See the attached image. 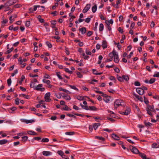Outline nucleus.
I'll use <instances>...</instances> for the list:
<instances>
[{
	"label": "nucleus",
	"instance_id": "nucleus-1",
	"mask_svg": "<svg viewBox=\"0 0 159 159\" xmlns=\"http://www.w3.org/2000/svg\"><path fill=\"white\" fill-rule=\"evenodd\" d=\"M123 103V101L117 99L116 100L114 103V108L116 109L120 105H122V103Z\"/></svg>",
	"mask_w": 159,
	"mask_h": 159
},
{
	"label": "nucleus",
	"instance_id": "nucleus-2",
	"mask_svg": "<svg viewBox=\"0 0 159 159\" xmlns=\"http://www.w3.org/2000/svg\"><path fill=\"white\" fill-rule=\"evenodd\" d=\"M43 86V85L41 84H39L34 89L37 90H40L41 91L43 92L45 90V89L44 88H41Z\"/></svg>",
	"mask_w": 159,
	"mask_h": 159
},
{
	"label": "nucleus",
	"instance_id": "nucleus-3",
	"mask_svg": "<svg viewBox=\"0 0 159 159\" xmlns=\"http://www.w3.org/2000/svg\"><path fill=\"white\" fill-rule=\"evenodd\" d=\"M130 148L131 151L134 153L137 154H138L139 152L138 149L133 146L130 147Z\"/></svg>",
	"mask_w": 159,
	"mask_h": 159
},
{
	"label": "nucleus",
	"instance_id": "nucleus-4",
	"mask_svg": "<svg viewBox=\"0 0 159 159\" xmlns=\"http://www.w3.org/2000/svg\"><path fill=\"white\" fill-rule=\"evenodd\" d=\"M91 7L90 4H87L83 10V12L85 13Z\"/></svg>",
	"mask_w": 159,
	"mask_h": 159
},
{
	"label": "nucleus",
	"instance_id": "nucleus-5",
	"mask_svg": "<svg viewBox=\"0 0 159 159\" xmlns=\"http://www.w3.org/2000/svg\"><path fill=\"white\" fill-rule=\"evenodd\" d=\"M50 96V93L49 92L47 93L45 95L44 98L46 102H50L51 99L49 98Z\"/></svg>",
	"mask_w": 159,
	"mask_h": 159
},
{
	"label": "nucleus",
	"instance_id": "nucleus-6",
	"mask_svg": "<svg viewBox=\"0 0 159 159\" xmlns=\"http://www.w3.org/2000/svg\"><path fill=\"white\" fill-rule=\"evenodd\" d=\"M18 2V0H10L7 2V4L10 6L13 5Z\"/></svg>",
	"mask_w": 159,
	"mask_h": 159
},
{
	"label": "nucleus",
	"instance_id": "nucleus-7",
	"mask_svg": "<svg viewBox=\"0 0 159 159\" xmlns=\"http://www.w3.org/2000/svg\"><path fill=\"white\" fill-rule=\"evenodd\" d=\"M136 91L140 95H142L144 93V91L140 88H137Z\"/></svg>",
	"mask_w": 159,
	"mask_h": 159
},
{
	"label": "nucleus",
	"instance_id": "nucleus-8",
	"mask_svg": "<svg viewBox=\"0 0 159 159\" xmlns=\"http://www.w3.org/2000/svg\"><path fill=\"white\" fill-rule=\"evenodd\" d=\"M22 122H25L27 124L29 123H31L34 122V120H21Z\"/></svg>",
	"mask_w": 159,
	"mask_h": 159
},
{
	"label": "nucleus",
	"instance_id": "nucleus-9",
	"mask_svg": "<svg viewBox=\"0 0 159 159\" xmlns=\"http://www.w3.org/2000/svg\"><path fill=\"white\" fill-rule=\"evenodd\" d=\"M116 53L117 52H116V51L113 50L112 52H111L109 54V56L110 57L112 58L113 57H114Z\"/></svg>",
	"mask_w": 159,
	"mask_h": 159
},
{
	"label": "nucleus",
	"instance_id": "nucleus-10",
	"mask_svg": "<svg viewBox=\"0 0 159 159\" xmlns=\"http://www.w3.org/2000/svg\"><path fill=\"white\" fill-rule=\"evenodd\" d=\"M43 154L45 156H48L51 155L52 153L49 151H43L42 152Z\"/></svg>",
	"mask_w": 159,
	"mask_h": 159
},
{
	"label": "nucleus",
	"instance_id": "nucleus-11",
	"mask_svg": "<svg viewBox=\"0 0 159 159\" xmlns=\"http://www.w3.org/2000/svg\"><path fill=\"white\" fill-rule=\"evenodd\" d=\"M154 108L153 106H151L149 105H147V108L146 109L147 111H153V109Z\"/></svg>",
	"mask_w": 159,
	"mask_h": 159
},
{
	"label": "nucleus",
	"instance_id": "nucleus-12",
	"mask_svg": "<svg viewBox=\"0 0 159 159\" xmlns=\"http://www.w3.org/2000/svg\"><path fill=\"white\" fill-rule=\"evenodd\" d=\"M139 156L141 157L143 159H147L148 158L147 157L146 155L144 153L139 152L138 153Z\"/></svg>",
	"mask_w": 159,
	"mask_h": 159
},
{
	"label": "nucleus",
	"instance_id": "nucleus-13",
	"mask_svg": "<svg viewBox=\"0 0 159 159\" xmlns=\"http://www.w3.org/2000/svg\"><path fill=\"white\" fill-rule=\"evenodd\" d=\"M79 30H80L82 34H84L86 31V29L84 27H83V28L80 29Z\"/></svg>",
	"mask_w": 159,
	"mask_h": 159
},
{
	"label": "nucleus",
	"instance_id": "nucleus-14",
	"mask_svg": "<svg viewBox=\"0 0 159 159\" xmlns=\"http://www.w3.org/2000/svg\"><path fill=\"white\" fill-rule=\"evenodd\" d=\"M114 61L116 63H118L119 61L118 55L117 53L114 56Z\"/></svg>",
	"mask_w": 159,
	"mask_h": 159
},
{
	"label": "nucleus",
	"instance_id": "nucleus-15",
	"mask_svg": "<svg viewBox=\"0 0 159 159\" xmlns=\"http://www.w3.org/2000/svg\"><path fill=\"white\" fill-rule=\"evenodd\" d=\"M100 125L99 123H96L93 125V127L95 130H96L98 127Z\"/></svg>",
	"mask_w": 159,
	"mask_h": 159
},
{
	"label": "nucleus",
	"instance_id": "nucleus-16",
	"mask_svg": "<svg viewBox=\"0 0 159 159\" xmlns=\"http://www.w3.org/2000/svg\"><path fill=\"white\" fill-rule=\"evenodd\" d=\"M112 137L113 138L116 140H119V137L115 134H112Z\"/></svg>",
	"mask_w": 159,
	"mask_h": 159
},
{
	"label": "nucleus",
	"instance_id": "nucleus-17",
	"mask_svg": "<svg viewBox=\"0 0 159 159\" xmlns=\"http://www.w3.org/2000/svg\"><path fill=\"white\" fill-rule=\"evenodd\" d=\"M102 47L103 49H105L107 48V42L106 41H104L102 42Z\"/></svg>",
	"mask_w": 159,
	"mask_h": 159
},
{
	"label": "nucleus",
	"instance_id": "nucleus-18",
	"mask_svg": "<svg viewBox=\"0 0 159 159\" xmlns=\"http://www.w3.org/2000/svg\"><path fill=\"white\" fill-rule=\"evenodd\" d=\"M57 153L61 156L62 158H65V157H63V156H65V155L64 154V152L61 151H57Z\"/></svg>",
	"mask_w": 159,
	"mask_h": 159
},
{
	"label": "nucleus",
	"instance_id": "nucleus-19",
	"mask_svg": "<svg viewBox=\"0 0 159 159\" xmlns=\"http://www.w3.org/2000/svg\"><path fill=\"white\" fill-rule=\"evenodd\" d=\"M152 147L153 148H159V144L154 143L152 144Z\"/></svg>",
	"mask_w": 159,
	"mask_h": 159
},
{
	"label": "nucleus",
	"instance_id": "nucleus-20",
	"mask_svg": "<svg viewBox=\"0 0 159 159\" xmlns=\"http://www.w3.org/2000/svg\"><path fill=\"white\" fill-rule=\"evenodd\" d=\"M130 112V109L129 108H128L125 111V115H127L129 114Z\"/></svg>",
	"mask_w": 159,
	"mask_h": 159
},
{
	"label": "nucleus",
	"instance_id": "nucleus-21",
	"mask_svg": "<svg viewBox=\"0 0 159 159\" xmlns=\"http://www.w3.org/2000/svg\"><path fill=\"white\" fill-rule=\"evenodd\" d=\"M8 141L6 139H3L0 140V144L2 145L7 143Z\"/></svg>",
	"mask_w": 159,
	"mask_h": 159
},
{
	"label": "nucleus",
	"instance_id": "nucleus-22",
	"mask_svg": "<svg viewBox=\"0 0 159 159\" xmlns=\"http://www.w3.org/2000/svg\"><path fill=\"white\" fill-rule=\"evenodd\" d=\"M84 97H87L86 96L83 97L80 96H78L76 98L77 99L79 100H84Z\"/></svg>",
	"mask_w": 159,
	"mask_h": 159
},
{
	"label": "nucleus",
	"instance_id": "nucleus-23",
	"mask_svg": "<svg viewBox=\"0 0 159 159\" xmlns=\"http://www.w3.org/2000/svg\"><path fill=\"white\" fill-rule=\"evenodd\" d=\"M97 9V6L95 5L94 6L92 7V11L93 13H95Z\"/></svg>",
	"mask_w": 159,
	"mask_h": 159
},
{
	"label": "nucleus",
	"instance_id": "nucleus-24",
	"mask_svg": "<svg viewBox=\"0 0 159 159\" xmlns=\"http://www.w3.org/2000/svg\"><path fill=\"white\" fill-rule=\"evenodd\" d=\"M37 18L38 19L39 21L41 23H43L44 22V20L41 18V16H38Z\"/></svg>",
	"mask_w": 159,
	"mask_h": 159
},
{
	"label": "nucleus",
	"instance_id": "nucleus-25",
	"mask_svg": "<svg viewBox=\"0 0 159 159\" xmlns=\"http://www.w3.org/2000/svg\"><path fill=\"white\" fill-rule=\"evenodd\" d=\"M80 105L81 106V107H82V108L83 109H84L86 110H89V108L87 106H84L81 103L80 104Z\"/></svg>",
	"mask_w": 159,
	"mask_h": 159
},
{
	"label": "nucleus",
	"instance_id": "nucleus-26",
	"mask_svg": "<svg viewBox=\"0 0 159 159\" xmlns=\"http://www.w3.org/2000/svg\"><path fill=\"white\" fill-rule=\"evenodd\" d=\"M134 95L139 100H140L141 101H143V98L139 96L138 95H137L135 94H134Z\"/></svg>",
	"mask_w": 159,
	"mask_h": 159
},
{
	"label": "nucleus",
	"instance_id": "nucleus-27",
	"mask_svg": "<svg viewBox=\"0 0 159 159\" xmlns=\"http://www.w3.org/2000/svg\"><path fill=\"white\" fill-rule=\"evenodd\" d=\"M49 139L47 138H43L42 140V142H48L49 141Z\"/></svg>",
	"mask_w": 159,
	"mask_h": 159
},
{
	"label": "nucleus",
	"instance_id": "nucleus-28",
	"mask_svg": "<svg viewBox=\"0 0 159 159\" xmlns=\"http://www.w3.org/2000/svg\"><path fill=\"white\" fill-rule=\"evenodd\" d=\"M8 22V20L7 19L4 20L2 22V27H3L4 26V24L7 23Z\"/></svg>",
	"mask_w": 159,
	"mask_h": 159
},
{
	"label": "nucleus",
	"instance_id": "nucleus-29",
	"mask_svg": "<svg viewBox=\"0 0 159 159\" xmlns=\"http://www.w3.org/2000/svg\"><path fill=\"white\" fill-rule=\"evenodd\" d=\"M104 26L101 23L99 25V30L100 31H102L103 30Z\"/></svg>",
	"mask_w": 159,
	"mask_h": 159
},
{
	"label": "nucleus",
	"instance_id": "nucleus-30",
	"mask_svg": "<svg viewBox=\"0 0 159 159\" xmlns=\"http://www.w3.org/2000/svg\"><path fill=\"white\" fill-rule=\"evenodd\" d=\"M20 96L22 97H24L26 99H28L29 98V96L28 95H26L24 94H20Z\"/></svg>",
	"mask_w": 159,
	"mask_h": 159
},
{
	"label": "nucleus",
	"instance_id": "nucleus-31",
	"mask_svg": "<svg viewBox=\"0 0 159 159\" xmlns=\"http://www.w3.org/2000/svg\"><path fill=\"white\" fill-rule=\"evenodd\" d=\"M22 141L23 142H25L28 139V137L26 136H23L22 137Z\"/></svg>",
	"mask_w": 159,
	"mask_h": 159
},
{
	"label": "nucleus",
	"instance_id": "nucleus-32",
	"mask_svg": "<svg viewBox=\"0 0 159 159\" xmlns=\"http://www.w3.org/2000/svg\"><path fill=\"white\" fill-rule=\"evenodd\" d=\"M123 80L124 79L127 81L129 80V77L128 75H123Z\"/></svg>",
	"mask_w": 159,
	"mask_h": 159
},
{
	"label": "nucleus",
	"instance_id": "nucleus-33",
	"mask_svg": "<svg viewBox=\"0 0 159 159\" xmlns=\"http://www.w3.org/2000/svg\"><path fill=\"white\" fill-rule=\"evenodd\" d=\"M89 110H96L97 108L94 106H90L89 107Z\"/></svg>",
	"mask_w": 159,
	"mask_h": 159
},
{
	"label": "nucleus",
	"instance_id": "nucleus-34",
	"mask_svg": "<svg viewBox=\"0 0 159 159\" xmlns=\"http://www.w3.org/2000/svg\"><path fill=\"white\" fill-rule=\"evenodd\" d=\"M43 82L44 83L47 84H49L50 83V81L49 80H47L45 79H43Z\"/></svg>",
	"mask_w": 159,
	"mask_h": 159
},
{
	"label": "nucleus",
	"instance_id": "nucleus-35",
	"mask_svg": "<svg viewBox=\"0 0 159 159\" xmlns=\"http://www.w3.org/2000/svg\"><path fill=\"white\" fill-rule=\"evenodd\" d=\"M57 75V76L58 77V78L61 79L62 80L63 78L60 75V73L59 72H57L56 73Z\"/></svg>",
	"mask_w": 159,
	"mask_h": 159
},
{
	"label": "nucleus",
	"instance_id": "nucleus-36",
	"mask_svg": "<svg viewBox=\"0 0 159 159\" xmlns=\"http://www.w3.org/2000/svg\"><path fill=\"white\" fill-rule=\"evenodd\" d=\"M155 81V78L151 79L149 81V83L152 84L154 83Z\"/></svg>",
	"mask_w": 159,
	"mask_h": 159
},
{
	"label": "nucleus",
	"instance_id": "nucleus-37",
	"mask_svg": "<svg viewBox=\"0 0 159 159\" xmlns=\"http://www.w3.org/2000/svg\"><path fill=\"white\" fill-rule=\"evenodd\" d=\"M144 123L145 125L147 126H150L152 125V124L151 123L145 121Z\"/></svg>",
	"mask_w": 159,
	"mask_h": 159
},
{
	"label": "nucleus",
	"instance_id": "nucleus-38",
	"mask_svg": "<svg viewBox=\"0 0 159 159\" xmlns=\"http://www.w3.org/2000/svg\"><path fill=\"white\" fill-rule=\"evenodd\" d=\"M117 79L120 82H122L123 81V77H121L120 76H118V75L117 76Z\"/></svg>",
	"mask_w": 159,
	"mask_h": 159
},
{
	"label": "nucleus",
	"instance_id": "nucleus-39",
	"mask_svg": "<svg viewBox=\"0 0 159 159\" xmlns=\"http://www.w3.org/2000/svg\"><path fill=\"white\" fill-rule=\"evenodd\" d=\"M63 97L64 98H65L66 100H70L71 99V98H70V97L69 96H68V95H67V96H65V95H64L63 96Z\"/></svg>",
	"mask_w": 159,
	"mask_h": 159
},
{
	"label": "nucleus",
	"instance_id": "nucleus-40",
	"mask_svg": "<svg viewBox=\"0 0 159 159\" xmlns=\"http://www.w3.org/2000/svg\"><path fill=\"white\" fill-rule=\"evenodd\" d=\"M13 48H10L9 50H7L5 53L6 54H7L10 53L11 51L13 50Z\"/></svg>",
	"mask_w": 159,
	"mask_h": 159
},
{
	"label": "nucleus",
	"instance_id": "nucleus-41",
	"mask_svg": "<svg viewBox=\"0 0 159 159\" xmlns=\"http://www.w3.org/2000/svg\"><path fill=\"white\" fill-rule=\"evenodd\" d=\"M28 133L30 135H35L36 134V133H35L34 132L31 131H29Z\"/></svg>",
	"mask_w": 159,
	"mask_h": 159
},
{
	"label": "nucleus",
	"instance_id": "nucleus-42",
	"mask_svg": "<svg viewBox=\"0 0 159 159\" xmlns=\"http://www.w3.org/2000/svg\"><path fill=\"white\" fill-rule=\"evenodd\" d=\"M66 134L69 135H73L74 134V132H66L65 133Z\"/></svg>",
	"mask_w": 159,
	"mask_h": 159
},
{
	"label": "nucleus",
	"instance_id": "nucleus-43",
	"mask_svg": "<svg viewBox=\"0 0 159 159\" xmlns=\"http://www.w3.org/2000/svg\"><path fill=\"white\" fill-rule=\"evenodd\" d=\"M69 86L72 89H75L77 91H78V89L75 86H72L71 85H69Z\"/></svg>",
	"mask_w": 159,
	"mask_h": 159
},
{
	"label": "nucleus",
	"instance_id": "nucleus-44",
	"mask_svg": "<svg viewBox=\"0 0 159 159\" xmlns=\"http://www.w3.org/2000/svg\"><path fill=\"white\" fill-rule=\"evenodd\" d=\"M46 44L49 48H51L52 47V45L50 42H46Z\"/></svg>",
	"mask_w": 159,
	"mask_h": 159
},
{
	"label": "nucleus",
	"instance_id": "nucleus-45",
	"mask_svg": "<svg viewBox=\"0 0 159 159\" xmlns=\"http://www.w3.org/2000/svg\"><path fill=\"white\" fill-rule=\"evenodd\" d=\"M64 70L66 72H67L68 73H69L71 74L72 73V71H71L68 68H65Z\"/></svg>",
	"mask_w": 159,
	"mask_h": 159
},
{
	"label": "nucleus",
	"instance_id": "nucleus-46",
	"mask_svg": "<svg viewBox=\"0 0 159 159\" xmlns=\"http://www.w3.org/2000/svg\"><path fill=\"white\" fill-rule=\"evenodd\" d=\"M63 110L66 111H68L69 110H70L71 109L69 108L67 105H65L64 107L63 108Z\"/></svg>",
	"mask_w": 159,
	"mask_h": 159
},
{
	"label": "nucleus",
	"instance_id": "nucleus-47",
	"mask_svg": "<svg viewBox=\"0 0 159 159\" xmlns=\"http://www.w3.org/2000/svg\"><path fill=\"white\" fill-rule=\"evenodd\" d=\"M25 78V77L24 75H22L21 76V80L19 82V83L20 84H21L22 82L23 81L24 79Z\"/></svg>",
	"mask_w": 159,
	"mask_h": 159
},
{
	"label": "nucleus",
	"instance_id": "nucleus-48",
	"mask_svg": "<svg viewBox=\"0 0 159 159\" xmlns=\"http://www.w3.org/2000/svg\"><path fill=\"white\" fill-rule=\"evenodd\" d=\"M35 83L34 82H31L30 84V86L31 88H33L35 87Z\"/></svg>",
	"mask_w": 159,
	"mask_h": 159
},
{
	"label": "nucleus",
	"instance_id": "nucleus-49",
	"mask_svg": "<svg viewBox=\"0 0 159 159\" xmlns=\"http://www.w3.org/2000/svg\"><path fill=\"white\" fill-rule=\"evenodd\" d=\"M18 72V70L17 69L16 70H14V72L11 74V76H14Z\"/></svg>",
	"mask_w": 159,
	"mask_h": 159
},
{
	"label": "nucleus",
	"instance_id": "nucleus-50",
	"mask_svg": "<svg viewBox=\"0 0 159 159\" xmlns=\"http://www.w3.org/2000/svg\"><path fill=\"white\" fill-rule=\"evenodd\" d=\"M96 137L98 139L102 140L103 141H104L105 140V139L104 138L102 137H100V136H96Z\"/></svg>",
	"mask_w": 159,
	"mask_h": 159
},
{
	"label": "nucleus",
	"instance_id": "nucleus-51",
	"mask_svg": "<svg viewBox=\"0 0 159 159\" xmlns=\"http://www.w3.org/2000/svg\"><path fill=\"white\" fill-rule=\"evenodd\" d=\"M11 79H9L7 80V83L8 84V86H10L11 84Z\"/></svg>",
	"mask_w": 159,
	"mask_h": 159
},
{
	"label": "nucleus",
	"instance_id": "nucleus-52",
	"mask_svg": "<svg viewBox=\"0 0 159 159\" xmlns=\"http://www.w3.org/2000/svg\"><path fill=\"white\" fill-rule=\"evenodd\" d=\"M77 75H78V77L79 78H81L83 77L82 75L79 72H77Z\"/></svg>",
	"mask_w": 159,
	"mask_h": 159
},
{
	"label": "nucleus",
	"instance_id": "nucleus-53",
	"mask_svg": "<svg viewBox=\"0 0 159 159\" xmlns=\"http://www.w3.org/2000/svg\"><path fill=\"white\" fill-rule=\"evenodd\" d=\"M30 21L28 20L26 22L25 26H26L28 27L30 25Z\"/></svg>",
	"mask_w": 159,
	"mask_h": 159
},
{
	"label": "nucleus",
	"instance_id": "nucleus-54",
	"mask_svg": "<svg viewBox=\"0 0 159 159\" xmlns=\"http://www.w3.org/2000/svg\"><path fill=\"white\" fill-rule=\"evenodd\" d=\"M134 85L136 86H140V83L138 81H136L134 82Z\"/></svg>",
	"mask_w": 159,
	"mask_h": 159
},
{
	"label": "nucleus",
	"instance_id": "nucleus-55",
	"mask_svg": "<svg viewBox=\"0 0 159 159\" xmlns=\"http://www.w3.org/2000/svg\"><path fill=\"white\" fill-rule=\"evenodd\" d=\"M21 7V5L20 4H16L14 6V7L15 8H19Z\"/></svg>",
	"mask_w": 159,
	"mask_h": 159
},
{
	"label": "nucleus",
	"instance_id": "nucleus-56",
	"mask_svg": "<svg viewBox=\"0 0 159 159\" xmlns=\"http://www.w3.org/2000/svg\"><path fill=\"white\" fill-rule=\"evenodd\" d=\"M135 25V23L134 22H132L130 26V29H133Z\"/></svg>",
	"mask_w": 159,
	"mask_h": 159
},
{
	"label": "nucleus",
	"instance_id": "nucleus-57",
	"mask_svg": "<svg viewBox=\"0 0 159 159\" xmlns=\"http://www.w3.org/2000/svg\"><path fill=\"white\" fill-rule=\"evenodd\" d=\"M19 99L18 98H17L15 100V103L17 105H18L19 103Z\"/></svg>",
	"mask_w": 159,
	"mask_h": 159
},
{
	"label": "nucleus",
	"instance_id": "nucleus-58",
	"mask_svg": "<svg viewBox=\"0 0 159 159\" xmlns=\"http://www.w3.org/2000/svg\"><path fill=\"white\" fill-rule=\"evenodd\" d=\"M153 76L154 77H159V72H157L155 74L153 75Z\"/></svg>",
	"mask_w": 159,
	"mask_h": 159
},
{
	"label": "nucleus",
	"instance_id": "nucleus-59",
	"mask_svg": "<svg viewBox=\"0 0 159 159\" xmlns=\"http://www.w3.org/2000/svg\"><path fill=\"white\" fill-rule=\"evenodd\" d=\"M144 102L146 104H148L149 103L148 101L146 99V98L145 96H144Z\"/></svg>",
	"mask_w": 159,
	"mask_h": 159
},
{
	"label": "nucleus",
	"instance_id": "nucleus-60",
	"mask_svg": "<svg viewBox=\"0 0 159 159\" xmlns=\"http://www.w3.org/2000/svg\"><path fill=\"white\" fill-rule=\"evenodd\" d=\"M107 118L108 120H110V121H111L112 122H114L115 121V120L114 119L112 118H110L108 117H107Z\"/></svg>",
	"mask_w": 159,
	"mask_h": 159
},
{
	"label": "nucleus",
	"instance_id": "nucleus-61",
	"mask_svg": "<svg viewBox=\"0 0 159 159\" xmlns=\"http://www.w3.org/2000/svg\"><path fill=\"white\" fill-rule=\"evenodd\" d=\"M103 100L106 102H108L110 101L109 99L108 98H107V97L104 98L103 99Z\"/></svg>",
	"mask_w": 159,
	"mask_h": 159
},
{
	"label": "nucleus",
	"instance_id": "nucleus-62",
	"mask_svg": "<svg viewBox=\"0 0 159 159\" xmlns=\"http://www.w3.org/2000/svg\"><path fill=\"white\" fill-rule=\"evenodd\" d=\"M93 34V32L91 31H89L88 32L87 35L88 36H90Z\"/></svg>",
	"mask_w": 159,
	"mask_h": 159
},
{
	"label": "nucleus",
	"instance_id": "nucleus-63",
	"mask_svg": "<svg viewBox=\"0 0 159 159\" xmlns=\"http://www.w3.org/2000/svg\"><path fill=\"white\" fill-rule=\"evenodd\" d=\"M114 70L116 72L119 73L120 72V70L118 68H116L114 69Z\"/></svg>",
	"mask_w": 159,
	"mask_h": 159
},
{
	"label": "nucleus",
	"instance_id": "nucleus-64",
	"mask_svg": "<svg viewBox=\"0 0 159 159\" xmlns=\"http://www.w3.org/2000/svg\"><path fill=\"white\" fill-rule=\"evenodd\" d=\"M118 30L119 32H120L121 33H122L123 32V30L120 27H119L118 28Z\"/></svg>",
	"mask_w": 159,
	"mask_h": 159
}]
</instances>
